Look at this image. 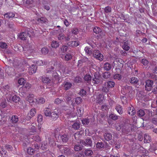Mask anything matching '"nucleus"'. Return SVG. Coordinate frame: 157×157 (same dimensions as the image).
Here are the masks:
<instances>
[{"label":"nucleus","instance_id":"10","mask_svg":"<svg viewBox=\"0 0 157 157\" xmlns=\"http://www.w3.org/2000/svg\"><path fill=\"white\" fill-rule=\"evenodd\" d=\"M52 80L54 81L55 82V81L56 82V83H58L60 82V80L61 79L60 76H59L58 74L56 72H55L52 75Z\"/></svg>","mask_w":157,"mask_h":157},{"label":"nucleus","instance_id":"4","mask_svg":"<svg viewBox=\"0 0 157 157\" xmlns=\"http://www.w3.org/2000/svg\"><path fill=\"white\" fill-rule=\"evenodd\" d=\"M92 54L93 56L97 59L100 61L103 60V56L100 53L99 50H94L93 51Z\"/></svg>","mask_w":157,"mask_h":157},{"label":"nucleus","instance_id":"31","mask_svg":"<svg viewBox=\"0 0 157 157\" xmlns=\"http://www.w3.org/2000/svg\"><path fill=\"white\" fill-rule=\"evenodd\" d=\"M33 94H32L29 95L26 98V100L30 103L33 102L34 101L33 98Z\"/></svg>","mask_w":157,"mask_h":157},{"label":"nucleus","instance_id":"50","mask_svg":"<svg viewBox=\"0 0 157 157\" xmlns=\"http://www.w3.org/2000/svg\"><path fill=\"white\" fill-rule=\"evenodd\" d=\"M109 89L108 86L104 85V86L102 87V92L107 93L109 92Z\"/></svg>","mask_w":157,"mask_h":157},{"label":"nucleus","instance_id":"20","mask_svg":"<svg viewBox=\"0 0 157 157\" xmlns=\"http://www.w3.org/2000/svg\"><path fill=\"white\" fill-rule=\"evenodd\" d=\"M19 38L22 40H26L27 35L24 32H22L18 35Z\"/></svg>","mask_w":157,"mask_h":157},{"label":"nucleus","instance_id":"16","mask_svg":"<svg viewBox=\"0 0 157 157\" xmlns=\"http://www.w3.org/2000/svg\"><path fill=\"white\" fill-rule=\"evenodd\" d=\"M104 139L107 141L111 140L112 138V136L110 133H105L104 135Z\"/></svg>","mask_w":157,"mask_h":157},{"label":"nucleus","instance_id":"33","mask_svg":"<svg viewBox=\"0 0 157 157\" xmlns=\"http://www.w3.org/2000/svg\"><path fill=\"white\" fill-rule=\"evenodd\" d=\"M85 52L89 56L92 54V50L90 49V48L89 47H86L84 49Z\"/></svg>","mask_w":157,"mask_h":157},{"label":"nucleus","instance_id":"17","mask_svg":"<svg viewBox=\"0 0 157 157\" xmlns=\"http://www.w3.org/2000/svg\"><path fill=\"white\" fill-rule=\"evenodd\" d=\"M104 85L106 86L109 89L110 88H112L114 87L115 85V83L113 81H109L105 82Z\"/></svg>","mask_w":157,"mask_h":157},{"label":"nucleus","instance_id":"42","mask_svg":"<svg viewBox=\"0 0 157 157\" xmlns=\"http://www.w3.org/2000/svg\"><path fill=\"white\" fill-rule=\"evenodd\" d=\"M102 31V30L99 27H95L93 29V31L96 34H98L100 33Z\"/></svg>","mask_w":157,"mask_h":157},{"label":"nucleus","instance_id":"14","mask_svg":"<svg viewBox=\"0 0 157 157\" xmlns=\"http://www.w3.org/2000/svg\"><path fill=\"white\" fill-rule=\"evenodd\" d=\"M46 73L51 74L52 75L55 72H56L55 67L53 66H51L48 67L46 69Z\"/></svg>","mask_w":157,"mask_h":157},{"label":"nucleus","instance_id":"64","mask_svg":"<svg viewBox=\"0 0 157 157\" xmlns=\"http://www.w3.org/2000/svg\"><path fill=\"white\" fill-rule=\"evenodd\" d=\"M8 26V27L11 29H13L14 27V25L13 23L12 22H9L7 23Z\"/></svg>","mask_w":157,"mask_h":157},{"label":"nucleus","instance_id":"27","mask_svg":"<svg viewBox=\"0 0 157 157\" xmlns=\"http://www.w3.org/2000/svg\"><path fill=\"white\" fill-rule=\"evenodd\" d=\"M37 21L40 23H44L47 22L48 20L47 19L44 17H42L40 18H39L37 20Z\"/></svg>","mask_w":157,"mask_h":157},{"label":"nucleus","instance_id":"59","mask_svg":"<svg viewBox=\"0 0 157 157\" xmlns=\"http://www.w3.org/2000/svg\"><path fill=\"white\" fill-rule=\"evenodd\" d=\"M41 148L43 150H47L48 149V145L46 143V144L44 143L42 144L41 147Z\"/></svg>","mask_w":157,"mask_h":157},{"label":"nucleus","instance_id":"7","mask_svg":"<svg viewBox=\"0 0 157 157\" xmlns=\"http://www.w3.org/2000/svg\"><path fill=\"white\" fill-rule=\"evenodd\" d=\"M80 143L81 144L85 146H88L90 147L92 146V141L91 139L89 137H88L85 140H81Z\"/></svg>","mask_w":157,"mask_h":157},{"label":"nucleus","instance_id":"51","mask_svg":"<svg viewBox=\"0 0 157 157\" xmlns=\"http://www.w3.org/2000/svg\"><path fill=\"white\" fill-rule=\"evenodd\" d=\"M25 82H26V81L25 79L23 78H21L19 79L18 80V83L20 85H23Z\"/></svg>","mask_w":157,"mask_h":157},{"label":"nucleus","instance_id":"1","mask_svg":"<svg viewBox=\"0 0 157 157\" xmlns=\"http://www.w3.org/2000/svg\"><path fill=\"white\" fill-rule=\"evenodd\" d=\"M57 147L61 153L66 155H69L72 153V151L70 147L62 145H58Z\"/></svg>","mask_w":157,"mask_h":157},{"label":"nucleus","instance_id":"49","mask_svg":"<svg viewBox=\"0 0 157 157\" xmlns=\"http://www.w3.org/2000/svg\"><path fill=\"white\" fill-rule=\"evenodd\" d=\"M27 33L28 36L30 37H32V36H33L34 35V32L33 31V30L30 29H29V30H28Z\"/></svg>","mask_w":157,"mask_h":157},{"label":"nucleus","instance_id":"13","mask_svg":"<svg viewBox=\"0 0 157 157\" xmlns=\"http://www.w3.org/2000/svg\"><path fill=\"white\" fill-rule=\"evenodd\" d=\"M85 82V83H87L89 84L91 83V82L92 79L91 76L88 74H86L84 77Z\"/></svg>","mask_w":157,"mask_h":157},{"label":"nucleus","instance_id":"57","mask_svg":"<svg viewBox=\"0 0 157 157\" xmlns=\"http://www.w3.org/2000/svg\"><path fill=\"white\" fill-rule=\"evenodd\" d=\"M141 63L144 65L146 66L148 64V61L145 59H143L141 61Z\"/></svg>","mask_w":157,"mask_h":157},{"label":"nucleus","instance_id":"34","mask_svg":"<svg viewBox=\"0 0 157 157\" xmlns=\"http://www.w3.org/2000/svg\"><path fill=\"white\" fill-rule=\"evenodd\" d=\"M137 115L140 117L144 116L145 114L144 110L143 109H140L137 112Z\"/></svg>","mask_w":157,"mask_h":157},{"label":"nucleus","instance_id":"25","mask_svg":"<svg viewBox=\"0 0 157 157\" xmlns=\"http://www.w3.org/2000/svg\"><path fill=\"white\" fill-rule=\"evenodd\" d=\"M44 113L46 117H50L51 112H50V109L48 108H46L44 109Z\"/></svg>","mask_w":157,"mask_h":157},{"label":"nucleus","instance_id":"43","mask_svg":"<svg viewBox=\"0 0 157 157\" xmlns=\"http://www.w3.org/2000/svg\"><path fill=\"white\" fill-rule=\"evenodd\" d=\"M35 151V150L31 147H29L27 150V153L30 155H33Z\"/></svg>","mask_w":157,"mask_h":157},{"label":"nucleus","instance_id":"47","mask_svg":"<svg viewBox=\"0 0 157 157\" xmlns=\"http://www.w3.org/2000/svg\"><path fill=\"white\" fill-rule=\"evenodd\" d=\"M51 46L53 48H57L59 46L58 42L56 41H53L51 44Z\"/></svg>","mask_w":157,"mask_h":157},{"label":"nucleus","instance_id":"45","mask_svg":"<svg viewBox=\"0 0 157 157\" xmlns=\"http://www.w3.org/2000/svg\"><path fill=\"white\" fill-rule=\"evenodd\" d=\"M68 46L67 45H63L60 48V50L63 53L65 52L68 50Z\"/></svg>","mask_w":157,"mask_h":157},{"label":"nucleus","instance_id":"32","mask_svg":"<svg viewBox=\"0 0 157 157\" xmlns=\"http://www.w3.org/2000/svg\"><path fill=\"white\" fill-rule=\"evenodd\" d=\"M20 100V98L19 96L16 95H14L12 97V101L15 102L17 103Z\"/></svg>","mask_w":157,"mask_h":157},{"label":"nucleus","instance_id":"35","mask_svg":"<svg viewBox=\"0 0 157 157\" xmlns=\"http://www.w3.org/2000/svg\"><path fill=\"white\" fill-rule=\"evenodd\" d=\"M104 98V96L103 95L99 94L97 95V99L98 103H101Z\"/></svg>","mask_w":157,"mask_h":157},{"label":"nucleus","instance_id":"8","mask_svg":"<svg viewBox=\"0 0 157 157\" xmlns=\"http://www.w3.org/2000/svg\"><path fill=\"white\" fill-rule=\"evenodd\" d=\"M59 112L57 109H55L51 113L50 116L51 119L53 121H56L59 117Z\"/></svg>","mask_w":157,"mask_h":157},{"label":"nucleus","instance_id":"54","mask_svg":"<svg viewBox=\"0 0 157 157\" xmlns=\"http://www.w3.org/2000/svg\"><path fill=\"white\" fill-rule=\"evenodd\" d=\"M82 101V99L81 98L78 97L75 98V102L77 104H80Z\"/></svg>","mask_w":157,"mask_h":157},{"label":"nucleus","instance_id":"55","mask_svg":"<svg viewBox=\"0 0 157 157\" xmlns=\"http://www.w3.org/2000/svg\"><path fill=\"white\" fill-rule=\"evenodd\" d=\"M5 147L6 149L8 151H12L13 149V147L9 144H6L5 145Z\"/></svg>","mask_w":157,"mask_h":157},{"label":"nucleus","instance_id":"15","mask_svg":"<svg viewBox=\"0 0 157 157\" xmlns=\"http://www.w3.org/2000/svg\"><path fill=\"white\" fill-rule=\"evenodd\" d=\"M79 44L78 42L76 41H70L67 43V45L72 47H77Z\"/></svg>","mask_w":157,"mask_h":157},{"label":"nucleus","instance_id":"21","mask_svg":"<svg viewBox=\"0 0 157 157\" xmlns=\"http://www.w3.org/2000/svg\"><path fill=\"white\" fill-rule=\"evenodd\" d=\"M104 68L106 71H109L112 68L111 65L109 63L106 62L104 64Z\"/></svg>","mask_w":157,"mask_h":157},{"label":"nucleus","instance_id":"22","mask_svg":"<svg viewBox=\"0 0 157 157\" xmlns=\"http://www.w3.org/2000/svg\"><path fill=\"white\" fill-rule=\"evenodd\" d=\"M129 81L132 84L135 85L137 84L139 80L137 78L135 77H133L130 79Z\"/></svg>","mask_w":157,"mask_h":157},{"label":"nucleus","instance_id":"60","mask_svg":"<svg viewBox=\"0 0 157 157\" xmlns=\"http://www.w3.org/2000/svg\"><path fill=\"white\" fill-rule=\"evenodd\" d=\"M34 140L36 142H40L41 141L40 137L38 135H36L33 137Z\"/></svg>","mask_w":157,"mask_h":157},{"label":"nucleus","instance_id":"30","mask_svg":"<svg viewBox=\"0 0 157 157\" xmlns=\"http://www.w3.org/2000/svg\"><path fill=\"white\" fill-rule=\"evenodd\" d=\"M72 86V84L69 82H65L64 85V89L65 90L69 89Z\"/></svg>","mask_w":157,"mask_h":157},{"label":"nucleus","instance_id":"26","mask_svg":"<svg viewBox=\"0 0 157 157\" xmlns=\"http://www.w3.org/2000/svg\"><path fill=\"white\" fill-rule=\"evenodd\" d=\"M151 140V137L147 134H145L144 135V143H148Z\"/></svg>","mask_w":157,"mask_h":157},{"label":"nucleus","instance_id":"48","mask_svg":"<svg viewBox=\"0 0 157 157\" xmlns=\"http://www.w3.org/2000/svg\"><path fill=\"white\" fill-rule=\"evenodd\" d=\"M82 123L84 125H88L90 122V121L88 118L83 119L82 120Z\"/></svg>","mask_w":157,"mask_h":157},{"label":"nucleus","instance_id":"39","mask_svg":"<svg viewBox=\"0 0 157 157\" xmlns=\"http://www.w3.org/2000/svg\"><path fill=\"white\" fill-rule=\"evenodd\" d=\"M116 109L117 112L120 114H122L123 110H122L121 106L119 105L117 106L116 108Z\"/></svg>","mask_w":157,"mask_h":157},{"label":"nucleus","instance_id":"19","mask_svg":"<svg viewBox=\"0 0 157 157\" xmlns=\"http://www.w3.org/2000/svg\"><path fill=\"white\" fill-rule=\"evenodd\" d=\"M18 121V118L16 115L12 116L10 119V121L12 123L14 124L17 123Z\"/></svg>","mask_w":157,"mask_h":157},{"label":"nucleus","instance_id":"37","mask_svg":"<svg viewBox=\"0 0 157 157\" xmlns=\"http://www.w3.org/2000/svg\"><path fill=\"white\" fill-rule=\"evenodd\" d=\"M83 146L79 144L75 145L74 146L75 150L76 151H79L81 150L83 148Z\"/></svg>","mask_w":157,"mask_h":157},{"label":"nucleus","instance_id":"12","mask_svg":"<svg viewBox=\"0 0 157 157\" xmlns=\"http://www.w3.org/2000/svg\"><path fill=\"white\" fill-rule=\"evenodd\" d=\"M74 94L71 91H68L67 92V96L65 98L66 100L68 103L69 101L71 100L73 98Z\"/></svg>","mask_w":157,"mask_h":157},{"label":"nucleus","instance_id":"46","mask_svg":"<svg viewBox=\"0 0 157 157\" xmlns=\"http://www.w3.org/2000/svg\"><path fill=\"white\" fill-rule=\"evenodd\" d=\"M128 42H124V44L123 45L122 48L124 50L126 51H128L129 48V47L128 45Z\"/></svg>","mask_w":157,"mask_h":157},{"label":"nucleus","instance_id":"36","mask_svg":"<svg viewBox=\"0 0 157 157\" xmlns=\"http://www.w3.org/2000/svg\"><path fill=\"white\" fill-rule=\"evenodd\" d=\"M41 52L43 54L46 55L49 52L48 49L46 47H44L41 49Z\"/></svg>","mask_w":157,"mask_h":157},{"label":"nucleus","instance_id":"9","mask_svg":"<svg viewBox=\"0 0 157 157\" xmlns=\"http://www.w3.org/2000/svg\"><path fill=\"white\" fill-rule=\"evenodd\" d=\"M59 137L61 142L63 143L68 141L70 139L69 135L67 134H61L59 135Z\"/></svg>","mask_w":157,"mask_h":157},{"label":"nucleus","instance_id":"29","mask_svg":"<svg viewBox=\"0 0 157 157\" xmlns=\"http://www.w3.org/2000/svg\"><path fill=\"white\" fill-rule=\"evenodd\" d=\"M84 153L86 156H90L93 154V152L91 150L87 149L84 151Z\"/></svg>","mask_w":157,"mask_h":157},{"label":"nucleus","instance_id":"24","mask_svg":"<svg viewBox=\"0 0 157 157\" xmlns=\"http://www.w3.org/2000/svg\"><path fill=\"white\" fill-rule=\"evenodd\" d=\"M147 93L144 91H140L139 92L138 94V96L139 98L141 100L144 97L146 96Z\"/></svg>","mask_w":157,"mask_h":157},{"label":"nucleus","instance_id":"2","mask_svg":"<svg viewBox=\"0 0 157 157\" xmlns=\"http://www.w3.org/2000/svg\"><path fill=\"white\" fill-rule=\"evenodd\" d=\"M92 82L95 85L102 83V78L98 72H94L92 79Z\"/></svg>","mask_w":157,"mask_h":157},{"label":"nucleus","instance_id":"18","mask_svg":"<svg viewBox=\"0 0 157 157\" xmlns=\"http://www.w3.org/2000/svg\"><path fill=\"white\" fill-rule=\"evenodd\" d=\"M147 75L148 77L151 78L154 80L156 81L157 80V76L155 75L154 73L148 72L147 74Z\"/></svg>","mask_w":157,"mask_h":157},{"label":"nucleus","instance_id":"62","mask_svg":"<svg viewBox=\"0 0 157 157\" xmlns=\"http://www.w3.org/2000/svg\"><path fill=\"white\" fill-rule=\"evenodd\" d=\"M110 118L114 120H116L117 119V116L114 114H112L109 115Z\"/></svg>","mask_w":157,"mask_h":157},{"label":"nucleus","instance_id":"63","mask_svg":"<svg viewBox=\"0 0 157 157\" xmlns=\"http://www.w3.org/2000/svg\"><path fill=\"white\" fill-rule=\"evenodd\" d=\"M71 55L70 54H68L65 56V59L67 61H68L71 59Z\"/></svg>","mask_w":157,"mask_h":157},{"label":"nucleus","instance_id":"3","mask_svg":"<svg viewBox=\"0 0 157 157\" xmlns=\"http://www.w3.org/2000/svg\"><path fill=\"white\" fill-rule=\"evenodd\" d=\"M13 65L14 67L18 69L22 68V66L24 65L29 66L27 62L25 61L20 60L17 59H14L13 62Z\"/></svg>","mask_w":157,"mask_h":157},{"label":"nucleus","instance_id":"58","mask_svg":"<svg viewBox=\"0 0 157 157\" xmlns=\"http://www.w3.org/2000/svg\"><path fill=\"white\" fill-rule=\"evenodd\" d=\"M64 35L62 33L59 34L58 36V39L59 40H64Z\"/></svg>","mask_w":157,"mask_h":157},{"label":"nucleus","instance_id":"23","mask_svg":"<svg viewBox=\"0 0 157 157\" xmlns=\"http://www.w3.org/2000/svg\"><path fill=\"white\" fill-rule=\"evenodd\" d=\"M30 71H31V72L32 74L33 73H35L36 72V71L37 70V66L36 65H34L33 64L31 65L30 67Z\"/></svg>","mask_w":157,"mask_h":157},{"label":"nucleus","instance_id":"38","mask_svg":"<svg viewBox=\"0 0 157 157\" xmlns=\"http://www.w3.org/2000/svg\"><path fill=\"white\" fill-rule=\"evenodd\" d=\"M111 74L109 72H105L103 73V77L105 79H108L110 78Z\"/></svg>","mask_w":157,"mask_h":157},{"label":"nucleus","instance_id":"28","mask_svg":"<svg viewBox=\"0 0 157 157\" xmlns=\"http://www.w3.org/2000/svg\"><path fill=\"white\" fill-rule=\"evenodd\" d=\"M80 128V123L78 122H75L72 125V128L75 130H78Z\"/></svg>","mask_w":157,"mask_h":157},{"label":"nucleus","instance_id":"56","mask_svg":"<svg viewBox=\"0 0 157 157\" xmlns=\"http://www.w3.org/2000/svg\"><path fill=\"white\" fill-rule=\"evenodd\" d=\"M36 109H32L30 112V113L29 114V115H30L32 117L34 116L35 114H36Z\"/></svg>","mask_w":157,"mask_h":157},{"label":"nucleus","instance_id":"40","mask_svg":"<svg viewBox=\"0 0 157 157\" xmlns=\"http://www.w3.org/2000/svg\"><path fill=\"white\" fill-rule=\"evenodd\" d=\"M65 100L64 99H60L59 98H57L55 99L54 102L55 104L59 105L63 102Z\"/></svg>","mask_w":157,"mask_h":157},{"label":"nucleus","instance_id":"44","mask_svg":"<svg viewBox=\"0 0 157 157\" xmlns=\"http://www.w3.org/2000/svg\"><path fill=\"white\" fill-rule=\"evenodd\" d=\"M96 146L97 148L100 149L104 147V144L102 142H98L96 144Z\"/></svg>","mask_w":157,"mask_h":157},{"label":"nucleus","instance_id":"5","mask_svg":"<svg viewBox=\"0 0 157 157\" xmlns=\"http://www.w3.org/2000/svg\"><path fill=\"white\" fill-rule=\"evenodd\" d=\"M153 82L152 80L148 79L145 82V89L146 90L149 91L153 88Z\"/></svg>","mask_w":157,"mask_h":157},{"label":"nucleus","instance_id":"6","mask_svg":"<svg viewBox=\"0 0 157 157\" xmlns=\"http://www.w3.org/2000/svg\"><path fill=\"white\" fill-rule=\"evenodd\" d=\"M42 81L44 83L48 84H49L50 85L52 86H54V85L55 84V82L52 80V79H50L49 77H42Z\"/></svg>","mask_w":157,"mask_h":157},{"label":"nucleus","instance_id":"53","mask_svg":"<svg viewBox=\"0 0 157 157\" xmlns=\"http://www.w3.org/2000/svg\"><path fill=\"white\" fill-rule=\"evenodd\" d=\"M104 10L105 13H110L111 11V8L109 6H107L104 8Z\"/></svg>","mask_w":157,"mask_h":157},{"label":"nucleus","instance_id":"11","mask_svg":"<svg viewBox=\"0 0 157 157\" xmlns=\"http://www.w3.org/2000/svg\"><path fill=\"white\" fill-rule=\"evenodd\" d=\"M31 87V84L28 83H25L21 88L22 92L25 93L28 91Z\"/></svg>","mask_w":157,"mask_h":157},{"label":"nucleus","instance_id":"52","mask_svg":"<svg viewBox=\"0 0 157 157\" xmlns=\"http://www.w3.org/2000/svg\"><path fill=\"white\" fill-rule=\"evenodd\" d=\"M0 47L2 48L6 49L7 45L6 43L1 42L0 43Z\"/></svg>","mask_w":157,"mask_h":157},{"label":"nucleus","instance_id":"41","mask_svg":"<svg viewBox=\"0 0 157 157\" xmlns=\"http://www.w3.org/2000/svg\"><path fill=\"white\" fill-rule=\"evenodd\" d=\"M14 16V14H13V13L10 12L9 13H5L4 14V16L5 18H7L8 17L10 18L13 17Z\"/></svg>","mask_w":157,"mask_h":157},{"label":"nucleus","instance_id":"61","mask_svg":"<svg viewBox=\"0 0 157 157\" xmlns=\"http://www.w3.org/2000/svg\"><path fill=\"white\" fill-rule=\"evenodd\" d=\"M0 106L2 108H5L7 106V102L6 101H2L0 104Z\"/></svg>","mask_w":157,"mask_h":157}]
</instances>
